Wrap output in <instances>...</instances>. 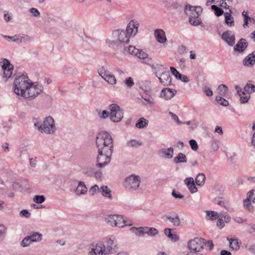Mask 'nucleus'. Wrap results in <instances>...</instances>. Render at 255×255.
<instances>
[{
	"mask_svg": "<svg viewBox=\"0 0 255 255\" xmlns=\"http://www.w3.org/2000/svg\"><path fill=\"white\" fill-rule=\"evenodd\" d=\"M216 101L219 105L224 107H227L229 105L228 101L220 96L216 97Z\"/></svg>",
	"mask_w": 255,
	"mask_h": 255,
	"instance_id": "49530a36",
	"label": "nucleus"
},
{
	"mask_svg": "<svg viewBox=\"0 0 255 255\" xmlns=\"http://www.w3.org/2000/svg\"><path fill=\"white\" fill-rule=\"evenodd\" d=\"M224 188L223 185L217 181L211 182L210 192L212 196H220L223 194Z\"/></svg>",
	"mask_w": 255,
	"mask_h": 255,
	"instance_id": "2eb2a0df",
	"label": "nucleus"
},
{
	"mask_svg": "<svg viewBox=\"0 0 255 255\" xmlns=\"http://www.w3.org/2000/svg\"><path fill=\"white\" fill-rule=\"evenodd\" d=\"M184 12L189 16V22L190 24L197 26L202 23L200 15L202 12V8L201 6H194L190 4L185 5Z\"/></svg>",
	"mask_w": 255,
	"mask_h": 255,
	"instance_id": "20e7f679",
	"label": "nucleus"
},
{
	"mask_svg": "<svg viewBox=\"0 0 255 255\" xmlns=\"http://www.w3.org/2000/svg\"><path fill=\"white\" fill-rule=\"evenodd\" d=\"M30 13L35 17H39L40 15L39 11L35 8H31L29 9Z\"/></svg>",
	"mask_w": 255,
	"mask_h": 255,
	"instance_id": "69168bd1",
	"label": "nucleus"
},
{
	"mask_svg": "<svg viewBox=\"0 0 255 255\" xmlns=\"http://www.w3.org/2000/svg\"><path fill=\"white\" fill-rule=\"evenodd\" d=\"M170 68L172 74L174 75L177 79H178L181 74L174 67H170Z\"/></svg>",
	"mask_w": 255,
	"mask_h": 255,
	"instance_id": "774afa93",
	"label": "nucleus"
},
{
	"mask_svg": "<svg viewBox=\"0 0 255 255\" xmlns=\"http://www.w3.org/2000/svg\"><path fill=\"white\" fill-rule=\"evenodd\" d=\"M217 91L220 96H226L228 94V88L224 84H221L218 86Z\"/></svg>",
	"mask_w": 255,
	"mask_h": 255,
	"instance_id": "ea45409f",
	"label": "nucleus"
},
{
	"mask_svg": "<svg viewBox=\"0 0 255 255\" xmlns=\"http://www.w3.org/2000/svg\"><path fill=\"white\" fill-rule=\"evenodd\" d=\"M100 192L104 197L112 199L111 191L107 186L104 185L101 186L100 189Z\"/></svg>",
	"mask_w": 255,
	"mask_h": 255,
	"instance_id": "473e14b6",
	"label": "nucleus"
},
{
	"mask_svg": "<svg viewBox=\"0 0 255 255\" xmlns=\"http://www.w3.org/2000/svg\"><path fill=\"white\" fill-rule=\"evenodd\" d=\"M136 56H137L139 58L143 59L142 61L149 59V62H150L151 59V58H148V54L140 50H138V52H137Z\"/></svg>",
	"mask_w": 255,
	"mask_h": 255,
	"instance_id": "8fccbe9b",
	"label": "nucleus"
},
{
	"mask_svg": "<svg viewBox=\"0 0 255 255\" xmlns=\"http://www.w3.org/2000/svg\"><path fill=\"white\" fill-rule=\"evenodd\" d=\"M244 90L245 93H252L255 92V86L248 83L244 87Z\"/></svg>",
	"mask_w": 255,
	"mask_h": 255,
	"instance_id": "864d4df0",
	"label": "nucleus"
},
{
	"mask_svg": "<svg viewBox=\"0 0 255 255\" xmlns=\"http://www.w3.org/2000/svg\"><path fill=\"white\" fill-rule=\"evenodd\" d=\"M242 15L244 17V24L243 26L244 28H246L248 26L249 22H254V19L250 17V16L248 14V12L247 11H244L242 12Z\"/></svg>",
	"mask_w": 255,
	"mask_h": 255,
	"instance_id": "c9c22d12",
	"label": "nucleus"
},
{
	"mask_svg": "<svg viewBox=\"0 0 255 255\" xmlns=\"http://www.w3.org/2000/svg\"><path fill=\"white\" fill-rule=\"evenodd\" d=\"M141 142L135 139H132L128 141L127 143V145L130 147H137L141 146Z\"/></svg>",
	"mask_w": 255,
	"mask_h": 255,
	"instance_id": "de8ad7c7",
	"label": "nucleus"
},
{
	"mask_svg": "<svg viewBox=\"0 0 255 255\" xmlns=\"http://www.w3.org/2000/svg\"><path fill=\"white\" fill-rule=\"evenodd\" d=\"M173 160L175 163H186L187 161V159L184 154L180 152L178 154L177 156L174 158Z\"/></svg>",
	"mask_w": 255,
	"mask_h": 255,
	"instance_id": "4c0bfd02",
	"label": "nucleus"
},
{
	"mask_svg": "<svg viewBox=\"0 0 255 255\" xmlns=\"http://www.w3.org/2000/svg\"><path fill=\"white\" fill-rule=\"evenodd\" d=\"M211 9L213 10L215 14L217 16L222 15L224 13V11L222 9L219 7L217 5H213L211 6Z\"/></svg>",
	"mask_w": 255,
	"mask_h": 255,
	"instance_id": "3c124183",
	"label": "nucleus"
},
{
	"mask_svg": "<svg viewBox=\"0 0 255 255\" xmlns=\"http://www.w3.org/2000/svg\"><path fill=\"white\" fill-rule=\"evenodd\" d=\"M104 219L106 223L112 227L123 228L132 224L130 221L126 220L123 216L119 214L107 215Z\"/></svg>",
	"mask_w": 255,
	"mask_h": 255,
	"instance_id": "39448f33",
	"label": "nucleus"
},
{
	"mask_svg": "<svg viewBox=\"0 0 255 255\" xmlns=\"http://www.w3.org/2000/svg\"><path fill=\"white\" fill-rule=\"evenodd\" d=\"M98 115L101 119H106L108 117L110 118V111L107 110H97Z\"/></svg>",
	"mask_w": 255,
	"mask_h": 255,
	"instance_id": "a18cd8bd",
	"label": "nucleus"
},
{
	"mask_svg": "<svg viewBox=\"0 0 255 255\" xmlns=\"http://www.w3.org/2000/svg\"><path fill=\"white\" fill-rule=\"evenodd\" d=\"M220 214L218 212L213 211H208V220L212 221L216 220L220 218Z\"/></svg>",
	"mask_w": 255,
	"mask_h": 255,
	"instance_id": "c03bdc74",
	"label": "nucleus"
},
{
	"mask_svg": "<svg viewBox=\"0 0 255 255\" xmlns=\"http://www.w3.org/2000/svg\"><path fill=\"white\" fill-rule=\"evenodd\" d=\"M243 64L247 67H252L255 64V51L249 54L243 60Z\"/></svg>",
	"mask_w": 255,
	"mask_h": 255,
	"instance_id": "393cba45",
	"label": "nucleus"
},
{
	"mask_svg": "<svg viewBox=\"0 0 255 255\" xmlns=\"http://www.w3.org/2000/svg\"><path fill=\"white\" fill-rule=\"evenodd\" d=\"M34 127L41 133L46 134H54L57 130L55 121L51 116L45 117L42 124L35 123Z\"/></svg>",
	"mask_w": 255,
	"mask_h": 255,
	"instance_id": "7ed1b4c3",
	"label": "nucleus"
},
{
	"mask_svg": "<svg viewBox=\"0 0 255 255\" xmlns=\"http://www.w3.org/2000/svg\"><path fill=\"white\" fill-rule=\"evenodd\" d=\"M166 218L174 226L180 225V218L176 213L171 212L166 215Z\"/></svg>",
	"mask_w": 255,
	"mask_h": 255,
	"instance_id": "5701e85b",
	"label": "nucleus"
},
{
	"mask_svg": "<svg viewBox=\"0 0 255 255\" xmlns=\"http://www.w3.org/2000/svg\"><path fill=\"white\" fill-rule=\"evenodd\" d=\"M96 144L98 151L113 152V140L108 132L102 131L99 133L96 137Z\"/></svg>",
	"mask_w": 255,
	"mask_h": 255,
	"instance_id": "f03ea898",
	"label": "nucleus"
},
{
	"mask_svg": "<svg viewBox=\"0 0 255 255\" xmlns=\"http://www.w3.org/2000/svg\"><path fill=\"white\" fill-rule=\"evenodd\" d=\"M148 121L144 118H140L136 123L135 126L138 128H143L147 127Z\"/></svg>",
	"mask_w": 255,
	"mask_h": 255,
	"instance_id": "a19ab883",
	"label": "nucleus"
},
{
	"mask_svg": "<svg viewBox=\"0 0 255 255\" xmlns=\"http://www.w3.org/2000/svg\"><path fill=\"white\" fill-rule=\"evenodd\" d=\"M88 255H106L105 245L102 242L92 244L90 247Z\"/></svg>",
	"mask_w": 255,
	"mask_h": 255,
	"instance_id": "9b49d317",
	"label": "nucleus"
},
{
	"mask_svg": "<svg viewBox=\"0 0 255 255\" xmlns=\"http://www.w3.org/2000/svg\"><path fill=\"white\" fill-rule=\"evenodd\" d=\"M145 232L150 236H155L158 234V230L153 227H145Z\"/></svg>",
	"mask_w": 255,
	"mask_h": 255,
	"instance_id": "37998d69",
	"label": "nucleus"
},
{
	"mask_svg": "<svg viewBox=\"0 0 255 255\" xmlns=\"http://www.w3.org/2000/svg\"><path fill=\"white\" fill-rule=\"evenodd\" d=\"M31 243L28 236L25 237L21 242L20 245L22 247H27Z\"/></svg>",
	"mask_w": 255,
	"mask_h": 255,
	"instance_id": "13d9d810",
	"label": "nucleus"
},
{
	"mask_svg": "<svg viewBox=\"0 0 255 255\" xmlns=\"http://www.w3.org/2000/svg\"><path fill=\"white\" fill-rule=\"evenodd\" d=\"M227 240L229 242L230 248L233 251L238 250L241 245V241L238 238H232L229 236L227 237Z\"/></svg>",
	"mask_w": 255,
	"mask_h": 255,
	"instance_id": "b1692460",
	"label": "nucleus"
},
{
	"mask_svg": "<svg viewBox=\"0 0 255 255\" xmlns=\"http://www.w3.org/2000/svg\"><path fill=\"white\" fill-rule=\"evenodd\" d=\"M140 183V177L132 174L125 179L124 185L129 191L136 190Z\"/></svg>",
	"mask_w": 255,
	"mask_h": 255,
	"instance_id": "6e6552de",
	"label": "nucleus"
},
{
	"mask_svg": "<svg viewBox=\"0 0 255 255\" xmlns=\"http://www.w3.org/2000/svg\"><path fill=\"white\" fill-rule=\"evenodd\" d=\"M98 154L97 158V166L102 168L108 164L111 160L112 151H98Z\"/></svg>",
	"mask_w": 255,
	"mask_h": 255,
	"instance_id": "1a4fd4ad",
	"label": "nucleus"
},
{
	"mask_svg": "<svg viewBox=\"0 0 255 255\" xmlns=\"http://www.w3.org/2000/svg\"><path fill=\"white\" fill-rule=\"evenodd\" d=\"M171 229L170 228H166L164 229V234L168 237L171 240L176 242L178 240L179 236L176 234H173L171 233Z\"/></svg>",
	"mask_w": 255,
	"mask_h": 255,
	"instance_id": "f704fd0d",
	"label": "nucleus"
},
{
	"mask_svg": "<svg viewBox=\"0 0 255 255\" xmlns=\"http://www.w3.org/2000/svg\"><path fill=\"white\" fill-rule=\"evenodd\" d=\"M112 37L116 39L119 43H128L130 37L124 29L114 30L112 33Z\"/></svg>",
	"mask_w": 255,
	"mask_h": 255,
	"instance_id": "4468645a",
	"label": "nucleus"
},
{
	"mask_svg": "<svg viewBox=\"0 0 255 255\" xmlns=\"http://www.w3.org/2000/svg\"><path fill=\"white\" fill-rule=\"evenodd\" d=\"M130 231L138 236H141L145 234V227H140L139 228L132 227L130 229Z\"/></svg>",
	"mask_w": 255,
	"mask_h": 255,
	"instance_id": "e433bc0d",
	"label": "nucleus"
},
{
	"mask_svg": "<svg viewBox=\"0 0 255 255\" xmlns=\"http://www.w3.org/2000/svg\"><path fill=\"white\" fill-rule=\"evenodd\" d=\"M211 201L214 204H217L227 209L229 212H234V209L229 205L225 199L221 195L213 196Z\"/></svg>",
	"mask_w": 255,
	"mask_h": 255,
	"instance_id": "dca6fc26",
	"label": "nucleus"
},
{
	"mask_svg": "<svg viewBox=\"0 0 255 255\" xmlns=\"http://www.w3.org/2000/svg\"><path fill=\"white\" fill-rule=\"evenodd\" d=\"M165 7L169 10H177L181 5L177 1L166 0L164 2Z\"/></svg>",
	"mask_w": 255,
	"mask_h": 255,
	"instance_id": "c756f323",
	"label": "nucleus"
},
{
	"mask_svg": "<svg viewBox=\"0 0 255 255\" xmlns=\"http://www.w3.org/2000/svg\"><path fill=\"white\" fill-rule=\"evenodd\" d=\"M189 144L192 150L197 151L198 149V145L196 141L194 139H191L189 141Z\"/></svg>",
	"mask_w": 255,
	"mask_h": 255,
	"instance_id": "bf43d9fd",
	"label": "nucleus"
},
{
	"mask_svg": "<svg viewBox=\"0 0 255 255\" xmlns=\"http://www.w3.org/2000/svg\"><path fill=\"white\" fill-rule=\"evenodd\" d=\"M107 248H105V253L108 255L116 252V243L111 239H108L106 242Z\"/></svg>",
	"mask_w": 255,
	"mask_h": 255,
	"instance_id": "c85d7f7f",
	"label": "nucleus"
},
{
	"mask_svg": "<svg viewBox=\"0 0 255 255\" xmlns=\"http://www.w3.org/2000/svg\"><path fill=\"white\" fill-rule=\"evenodd\" d=\"M184 182L192 193H196L197 191V188L195 186L194 179L192 177L185 179Z\"/></svg>",
	"mask_w": 255,
	"mask_h": 255,
	"instance_id": "7c9ffc66",
	"label": "nucleus"
},
{
	"mask_svg": "<svg viewBox=\"0 0 255 255\" xmlns=\"http://www.w3.org/2000/svg\"><path fill=\"white\" fill-rule=\"evenodd\" d=\"M225 222L223 221L222 218H219L218 219V221L217 222V224H216L217 227L219 229H221L225 227Z\"/></svg>",
	"mask_w": 255,
	"mask_h": 255,
	"instance_id": "e2e57ef3",
	"label": "nucleus"
},
{
	"mask_svg": "<svg viewBox=\"0 0 255 255\" xmlns=\"http://www.w3.org/2000/svg\"><path fill=\"white\" fill-rule=\"evenodd\" d=\"M154 36L156 40L160 43H164L167 41L165 33L162 29H156L154 31Z\"/></svg>",
	"mask_w": 255,
	"mask_h": 255,
	"instance_id": "a878e982",
	"label": "nucleus"
},
{
	"mask_svg": "<svg viewBox=\"0 0 255 255\" xmlns=\"http://www.w3.org/2000/svg\"><path fill=\"white\" fill-rule=\"evenodd\" d=\"M205 246V240L200 238H194L188 242V247L191 251L190 253L200 252L203 250Z\"/></svg>",
	"mask_w": 255,
	"mask_h": 255,
	"instance_id": "0eeeda50",
	"label": "nucleus"
},
{
	"mask_svg": "<svg viewBox=\"0 0 255 255\" xmlns=\"http://www.w3.org/2000/svg\"><path fill=\"white\" fill-rule=\"evenodd\" d=\"M108 109L110 111V119L112 122L118 123L123 119V110L118 105L112 104L109 105Z\"/></svg>",
	"mask_w": 255,
	"mask_h": 255,
	"instance_id": "423d86ee",
	"label": "nucleus"
},
{
	"mask_svg": "<svg viewBox=\"0 0 255 255\" xmlns=\"http://www.w3.org/2000/svg\"><path fill=\"white\" fill-rule=\"evenodd\" d=\"M255 202V188L250 190L247 194V198L243 200L244 207L250 212L254 211L252 203Z\"/></svg>",
	"mask_w": 255,
	"mask_h": 255,
	"instance_id": "f8f14e48",
	"label": "nucleus"
},
{
	"mask_svg": "<svg viewBox=\"0 0 255 255\" xmlns=\"http://www.w3.org/2000/svg\"><path fill=\"white\" fill-rule=\"evenodd\" d=\"M247 231L248 233L255 237V224H250L248 225Z\"/></svg>",
	"mask_w": 255,
	"mask_h": 255,
	"instance_id": "603ef678",
	"label": "nucleus"
},
{
	"mask_svg": "<svg viewBox=\"0 0 255 255\" xmlns=\"http://www.w3.org/2000/svg\"><path fill=\"white\" fill-rule=\"evenodd\" d=\"M157 77L160 83L163 86H168L171 84V78L169 72L166 69L163 70Z\"/></svg>",
	"mask_w": 255,
	"mask_h": 255,
	"instance_id": "a211bd4d",
	"label": "nucleus"
},
{
	"mask_svg": "<svg viewBox=\"0 0 255 255\" xmlns=\"http://www.w3.org/2000/svg\"><path fill=\"white\" fill-rule=\"evenodd\" d=\"M142 62L144 64L149 65L150 67L154 70V73L155 74L156 77L158 76L163 70H165L166 69L162 65L157 63L151 64L150 62H149V59L145 60L144 61H142Z\"/></svg>",
	"mask_w": 255,
	"mask_h": 255,
	"instance_id": "4be33fe9",
	"label": "nucleus"
},
{
	"mask_svg": "<svg viewBox=\"0 0 255 255\" xmlns=\"http://www.w3.org/2000/svg\"><path fill=\"white\" fill-rule=\"evenodd\" d=\"M100 188L97 185H95L91 187V188L89 190V193L92 195H94L96 193L97 191H98L100 192Z\"/></svg>",
	"mask_w": 255,
	"mask_h": 255,
	"instance_id": "680f3d73",
	"label": "nucleus"
},
{
	"mask_svg": "<svg viewBox=\"0 0 255 255\" xmlns=\"http://www.w3.org/2000/svg\"><path fill=\"white\" fill-rule=\"evenodd\" d=\"M31 242H39L42 240V235L37 232H32L28 236Z\"/></svg>",
	"mask_w": 255,
	"mask_h": 255,
	"instance_id": "72a5a7b5",
	"label": "nucleus"
},
{
	"mask_svg": "<svg viewBox=\"0 0 255 255\" xmlns=\"http://www.w3.org/2000/svg\"><path fill=\"white\" fill-rule=\"evenodd\" d=\"M174 150L172 147L168 148H163L158 152V155L162 157L166 158H171L173 156Z\"/></svg>",
	"mask_w": 255,
	"mask_h": 255,
	"instance_id": "bb28decb",
	"label": "nucleus"
},
{
	"mask_svg": "<svg viewBox=\"0 0 255 255\" xmlns=\"http://www.w3.org/2000/svg\"><path fill=\"white\" fill-rule=\"evenodd\" d=\"M205 179V175L203 173H200L197 176L195 179V182L197 185L202 186L204 184Z\"/></svg>",
	"mask_w": 255,
	"mask_h": 255,
	"instance_id": "79ce46f5",
	"label": "nucleus"
},
{
	"mask_svg": "<svg viewBox=\"0 0 255 255\" xmlns=\"http://www.w3.org/2000/svg\"><path fill=\"white\" fill-rule=\"evenodd\" d=\"M139 22L135 20H131L128 24L126 31L129 36H134L138 32Z\"/></svg>",
	"mask_w": 255,
	"mask_h": 255,
	"instance_id": "f3484780",
	"label": "nucleus"
},
{
	"mask_svg": "<svg viewBox=\"0 0 255 255\" xmlns=\"http://www.w3.org/2000/svg\"><path fill=\"white\" fill-rule=\"evenodd\" d=\"M98 73L100 76L109 84L113 86L116 84L117 80L115 76L104 67L99 68Z\"/></svg>",
	"mask_w": 255,
	"mask_h": 255,
	"instance_id": "ddd939ff",
	"label": "nucleus"
},
{
	"mask_svg": "<svg viewBox=\"0 0 255 255\" xmlns=\"http://www.w3.org/2000/svg\"><path fill=\"white\" fill-rule=\"evenodd\" d=\"M176 93L177 92L175 90L166 88L161 90L160 97L166 100H168L173 98Z\"/></svg>",
	"mask_w": 255,
	"mask_h": 255,
	"instance_id": "412c9836",
	"label": "nucleus"
},
{
	"mask_svg": "<svg viewBox=\"0 0 255 255\" xmlns=\"http://www.w3.org/2000/svg\"><path fill=\"white\" fill-rule=\"evenodd\" d=\"M141 97L147 102V104L151 105L154 104V100L150 96L147 95H141Z\"/></svg>",
	"mask_w": 255,
	"mask_h": 255,
	"instance_id": "5fc2aeb1",
	"label": "nucleus"
},
{
	"mask_svg": "<svg viewBox=\"0 0 255 255\" xmlns=\"http://www.w3.org/2000/svg\"><path fill=\"white\" fill-rule=\"evenodd\" d=\"M106 44L110 47H113L115 45L118 44V41L113 38V39H107L106 40Z\"/></svg>",
	"mask_w": 255,
	"mask_h": 255,
	"instance_id": "6e6d98bb",
	"label": "nucleus"
},
{
	"mask_svg": "<svg viewBox=\"0 0 255 255\" xmlns=\"http://www.w3.org/2000/svg\"><path fill=\"white\" fill-rule=\"evenodd\" d=\"M87 192V188L83 182H80L75 190V193L78 195H83Z\"/></svg>",
	"mask_w": 255,
	"mask_h": 255,
	"instance_id": "2f4dec72",
	"label": "nucleus"
},
{
	"mask_svg": "<svg viewBox=\"0 0 255 255\" xmlns=\"http://www.w3.org/2000/svg\"><path fill=\"white\" fill-rule=\"evenodd\" d=\"M45 197L43 195H37L34 197L33 201L36 203L41 204L45 201Z\"/></svg>",
	"mask_w": 255,
	"mask_h": 255,
	"instance_id": "4d7b16f0",
	"label": "nucleus"
},
{
	"mask_svg": "<svg viewBox=\"0 0 255 255\" xmlns=\"http://www.w3.org/2000/svg\"><path fill=\"white\" fill-rule=\"evenodd\" d=\"M41 91V88L31 82L27 76L22 75L14 80L13 92L25 100L35 99Z\"/></svg>",
	"mask_w": 255,
	"mask_h": 255,
	"instance_id": "f257e3e1",
	"label": "nucleus"
},
{
	"mask_svg": "<svg viewBox=\"0 0 255 255\" xmlns=\"http://www.w3.org/2000/svg\"><path fill=\"white\" fill-rule=\"evenodd\" d=\"M125 84L128 87L130 88L134 85V82L131 77H128L125 80Z\"/></svg>",
	"mask_w": 255,
	"mask_h": 255,
	"instance_id": "0e129e2a",
	"label": "nucleus"
},
{
	"mask_svg": "<svg viewBox=\"0 0 255 255\" xmlns=\"http://www.w3.org/2000/svg\"><path fill=\"white\" fill-rule=\"evenodd\" d=\"M248 44L245 39L242 38L238 42L235 46L234 49L235 51L241 53L245 50L248 47Z\"/></svg>",
	"mask_w": 255,
	"mask_h": 255,
	"instance_id": "cd10ccee",
	"label": "nucleus"
},
{
	"mask_svg": "<svg viewBox=\"0 0 255 255\" xmlns=\"http://www.w3.org/2000/svg\"><path fill=\"white\" fill-rule=\"evenodd\" d=\"M211 148L212 151H217L219 149L218 141L213 140L211 142Z\"/></svg>",
	"mask_w": 255,
	"mask_h": 255,
	"instance_id": "052dcab7",
	"label": "nucleus"
},
{
	"mask_svg": "<svg viewBox=\"0 0 255 255\" xmlns=\"http://www.w3.org/2000/svg\"><path fill=\"white\" fill-rule=\"evenodd\" d=\"M125 51L134 55H136L137 52H138V49L136 48L135 47L132 46H129L128 47H125L124 48Z\"/></svg>",
	"mask_w": 255,
	"mask_h": 255,
	"instance_id": "09e8293b",
	"label": "nucleus"
},
{
	"mask_svg": "<svg viewBox=\"0 0 255 255\" xmlns=\"http://www.w3.org/2000/svg\"><path fill=\"white\" fill-rule=\"evenodd\" d=\"M169 115L172 117V118L179 125H181L182 124H183V123L179 120L178 117H177V116L176 115H175V114L170 112L169 113Z\"/></svg>",
	"mask_w": 255,
	"mask_h": 255,
	"instance_id": "338daca9",
	"label": "nucleus"
},
{
	"mask_svg": "<svg viewBox=\"0 0 255 255\" xmlns=\"http://www.w3.org/2000/svg\"><path fill=\"white\" fill-rule=\"evenodd\" d=\"M230 13L225 12L224 13L225 18V23L229 26H233L234 25V18L232 16L231 13L232 12L230 10Z\"/></svg>",
	"mask_w": 255,
	"mask_h": 255,
	"instance_id": "58836bf2",
	"label": "nucleus"
},
{
	"mask_svg": "<svg viewBox=\"0 0 255 255\" xmlns=\"http://www.w3.org/2000/svg\"><path fill=\"white\" fill-rule=\"evenodd\" d=\"M222 39L229 46H232L235 43L236 38L232 31L227 30L222 33Z\"/></svg>",
	"mask_w": 255,
	"mask_h": 255,
	"instance_id": "6ab92c4d",
	"label": "nucleus"
},
{
	"mask_svg": "<svg viewBox=\"0 0 255 255\" xmlns=\"http://www.w3.org/2000/svg\"><path fill=\"white\" fill-rule=\"evenodd\" d=\"M5 38L10 39L13 42L19 43L21 42H27L32 40V38L26 34L15 35L13 36H5Z\"/></svg>",
	"mask_w": 255,
	"mask_h": 255,
	"instance_id": "aec40b11",
	"label": "nucleus"
},
{
	"mask_svg": "<svg viewBox=\"0 0 255 255\" xmlns=\"http://www.w3.org/2000/svg\"><path fill=\"white\" fill-rule=\"evenodd\" d=\"M1 63H2L1 68L3 71L2 77L4 81H6L12 74L13 66L8 59L5 58L2 59Z\"/></svg>",
	"mask_w": 255,
	"mask_h": 255,
	"instance_id": "9d476101",
	"label": "nucleus"
}]
</instances>
